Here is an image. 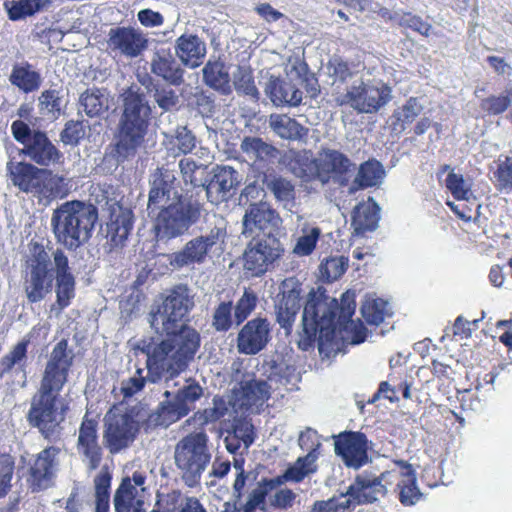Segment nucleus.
Masks as SVG:
<instances>
[{"label": "nucleus", "instance_id": "f257e3e1", "mask_svg": "<svg viewBox=\"0 0 512 512\" xmlns=\"http://www.w3.org/2000/svg\"><path fill=\"white\" fill-rule=\"evenodd\" d=\"M67 341L58 342L47 362L40 389L31 400L27 414L29 424L36 427L45 438L59 434L60 424L65 418V409L59 393L67 381L73 354L67 350Z\"/></svg>", "mask_w": 512, "mask_h": 512}, {"label": "nucleus", "instance_id": "f03ea898", "mask_svg": "<svg viewBox=\"0 0 512 512\" xmlns=\"http://www.w3.org/2000/svg\"><path fill=\"white\" fill-rule=\"evenodd\" d=\"M199 332L183 327L178 333L142 339L137 348L146 355V368L150 382L165 380V387L178 385L175 380L194 360L200 347Z\"/></svg>", "mask_w": 512, "mask_h": 512}, {"label": "nucleus", "instance_id": "7ed1b4c3", "mask_svg": "<svg viewBox=\"0 0 512 512\" xmlns=\"http://www.w3.org/2000/svg\"><path fill=\"white\" fill-rule=\"evenodd\" d=\"M335 299L328 302L315 295L308 298L302 315V330L299 332L298 347L307 351L313 347L316 339L321 355L330 357L339 351L336 341V310Z\"/></svg>", "mask_w": 512, "mask_h": 512}, {"label": "nucleus", "instance_id": "20e7f679", "mask_svg": "<svg viewBox=\"0 0 512 512\" xmlns=\"http://www.w3.org/2000/svg\"><path fill=\"white\" fill-rule=\"evenodd\" d=\"M7 177L19 191L31 194L40 202L50 203L63 198L69 191V179L51 169L42 168L26 161H12L6 164Z\"/></svg>", "mask_w": 512, "mask_h": 512}, {"label": "nucleus", "instance_id": "39448f33", "mask_svg": "<svg viewBox=\"0 0 512 512\" xmlns=\"http://www.w3.org/2000/svg\"><path fill=\"white\" fill-rule=\"evenodd\" d=\"M123 112L118 123L116 152L123 159L132 157L143 145L151 108L143 94L132 88L123 94Z\"/></svg>", "mask_w": 512, "mask_h": 512}, {"label": "nucleus", "instance_id": "423d86ee", "mask_svg": "<svg viewBox=\"0 0 512 512\" xmlns=\"http://www.w3.org/2000/svg\"><path fill=\"white\" fill-rule=\"evenodd\" d=\"M97 219L98 211L92 204L67 201L53 211L51 225L57 242L76 250L90 239Z\"/></svg>", "mask_w": 512, "mask_h": 512}, {"label": "nucleus", "instance_id": "0eeeda50", "mask_svg": "<svg viewBox=\"0 0 512 512\" xmlns=\"http://www.w3.org/2000/svg\"><path fill=\"white\" fill-rule=\"evenodd\" d=\"M287 157L299 164V167H291L297 177L303 181L317 180L321 185L331 180L339 185H345L352 166L348 157L331 149L323 150L314 159H309L306 153L296 151H290Z\"/></svg>", "mask_w": 512, "mask_h": 512}, {"label": "nucleus", "instance_id": "6e6552de", "mask_svg": "<svg viewBox=\"0 0 512 512\" xmlns=\"http://www.w3.org/2000/svg\"><path fill=\"white\" fill-rule=\"evenodd\" d=\"M202 205L192 198H179L178 201L148 211L153 221V229L158 241H169L185 235L201 217Z\"/></svg>", "mask_w": 512, "mask_h": 512}, {"label": "nucleus", "instance_id": "1a4fd4ad", "mask_svg": "<svg viewBox=\"0 0 512 512\" xmlns=\"http://www.w3.org/2000/svg\"><path fill=\"white\" fill-rule=\"evenodd\" d=\"M208 435L192 432L180 439L174 448V463L182 481L190 488L200 484L201 477L211 462Z\"/></svg>", "mask_w": 512, "mask_h": 512}, {"label": "nucleus", "instance_id": "9d476101", "mask_svg": "<svg viewBox=\"0 0 512 512\" xmlns=\"http://www.w3.org/2000/svg\"><path fill=\"white\" fill-rule=\"evenodd\" d=\"M166 387L165 401H162L156 412L148 417V424L168 427L170 424L187 416L203 395V388L193 379L184 378L182 383Z\"/></svg>", "mask_w": 512, "mask_h": 512}, {"label": "nucleus", "instance_id": "9b49d317", "mask_svg": "<svg viewBox=\"0 0 512 512\" xmlns=\"http://www.w3.org/2000/svg\"><path fill=\"white\" fill-rule=\"evenodd\" d=\"M11 133L16 142L22 145L20 155L42 168L62 165L64 154L49 139L46 132L32 129L23 120H15L11 124Z\"/></svg>", "mask_w": 512, "mask_h": 512}, {"label": "nucleus", "instance_id": "f8f14e48", "mask_svg": "<svg viewBox=\"0 0 512 512\" xmlns=\"http://www.w3.org/2000/svg\"><path fill=\"white\" fill-rule=\"evenodd\" d=\"M392 99V89L383 80L362 75L336 96L340 106H348L358 113L372 114L386 106Z\"/></svg>", "mask_w": 512, "mask_h": 512}, {"label": "nucleus", "instance_id": "ddd939ff", "mask_svg": "<svg viewBox=\"0 0 512 512\" xmlns=\"http://www.w3.org/2000/svg\"><path fill=\"white\" fill-rule=\"evenodd\" d=\"M53 250L46 251L44 246L35 244L27 260V274L24 291L30 303H38L52 290Z\"/></svg>", "mask_w": 512, "mask_h": 512}, {"label": "nucleus", "instance_id": "4468645a", "mask_svg": "<svg viewBox=\"0 0 512 512\" xmlns=\"http://www.w3.org/2000/svg\"><path fill=\"white\" fill-rule=\"evenodd\" d=\"M104 421L103 440L109 452L116 454L129 447L139 429L133 416L114 407L107 412Z\"/></svg>", "mask_w": 512, "mask_h": 512}, {"label": "nucleus", "instance_id": "2eb2a0df", "mask_svg": "<svg viewBox=\"0 0 512 512\" xmlns=\"http://www.w3.org/2000/svg\"><path fill=\"white\" fill-rule=\"evenodd\" d=\"M226 231L215 226L205 235L196 236L185 243L181 250L169 255V263L175 269L203 264L208 253L219 241H223Z\"/></svg>", "mask_w": 512, "mask_h": 512}, {"label": "nucleus", "instance_id": "dca6fc26", "mask_svg": "<svg viewBox=\"0 0 512 512\" xmlns=\"http://www.w3.org/2000/svg\"><path fill=\"white\" fill-rule=\"evenodd\" d=\"M394 476L395 472L390 471L383 472L379 476L367 471L359 474L347 492L342 493L349 502L350 510L361 504L372 503L378 500L379 496H384L387 485L393 483Z\"/></svg>", "mask_w": 512, "mask_h": 512}, {"label": "nucleus", "instance_id": "f3484780", "mask_svg": "<svg viewBox=\"0 0 512 512\" xmlns=\"http://www.w3.org/2000/svg\"><path fill=\"white\" fill-rule=\"evenodd\" d=\"M107 50L115 57L134 59L139 57L148 46L146 35L131 26L110 28L107 34Z\"/></svg>", "mask_w": 512, "mask_h": 512}, {"label": "nucleus", "instance_id": "a211bd4d", "mask_svg": "<svg viewBox=\"0 0 512 512\" xmlns=\"http://www.w3.org/2000/svg\"><path fill=\"white\" fill-rule=\"evenodd\" d=\"M282 252L279 239L269 231L263 238L248 245L244 253V268L250 271L252 276H260L280 257Z\"/></svg>", "mask_w": 512, "mask_h": 512}, {"label": "nucleus", "instance_id": "6ab92c4d", "mask_svg": "<svg viewBox=\"0 0 512 512\" xmlns=\"http://www.w3.org/2000/svg\"><path fill=\"white\" fill-rule=\"evenodd\" d=\"M53 270L55 273L56 301L51 311H56L58 316L67 308L75 297V277L72 274L69 260L65 252L56 248L53 250Z\"/></svg>", "mask_w": 512, "mask_h": 512}, {"label": "nucleus", "instance_id": "aec40b11", "mask_svg": "<svg viewBox=\"0 0 512 512\" xmlns=\"http://www.w3.org/2000/svg\"><path fill=\"white\" fill-rule=\"evenodd\" d=\"M472 179L450 172V193L456 203L450 202V210L462 221L469 223L476 219L480 204L472 191Z\"/></svg>", "mask_w": 512, "mask_h": 512}, {"label": "nucleus", "instance_id": "412c9836", "mask_svg": "<svg viewBox=\"0 0 512 512\" xmlns=\"http://www.w3.org/2000/svg\"><path fill=\"white\" fill-rule=\"evenodd\" d=\"M149 185L147 212H153L157 208L178 201L179 198H185L177 189L174 172L167 168H157L150 175Z\"/></svg>", "mask_w": 512, "mask_h": 512}, {"label": "nucleus", "instance_id": "4be33fe9", "mask_svg": "<svg viewBox=\"0 0 512 512\" xmlns=\"http://www.w3.org/2000/svg\"><path fill=\"white\" fill-rule=\"evenodd\" d=\"M335 452L349 468L359 469L368 460V440L361 432H345L335 439Z\"/></svg>", "mask_w": 512, "mask_h": 512}, {"label": "nucleus", "instance_id": "5701e85b", "mask_svg": "<svg viewBox=\"0 0 512 512\" xmlns=\"http://www.w3.org/2000/svg\"><path fill=\"white\" fill-rule=\"evenodd\" d=\"M97 422L84 418L77 440V453L88 471L96 470L102 461L103 450L98 441Z\"/></svg>", "mask_w": 512, "mask_h": 512}, {"label": "nucleus", "instance_id": "b1692460", "mask_svg": "<svg viewBox=\"0 0 512 512\" xmlns=\"http://www.w3.org/2000/svg\"><path fill=\"white\" fill-rule=\"evenodd\" d=\"M271 327L265 318L249 320L238 332L237 350L244 355H256L270 340Z\"/></svg>", "mask_w": 512, "mask_h": 512}, {"label": "nucleus", "instance_id": "393cba45", "mask_svg": "<svg viewBox=\"0 0 512 512\" xmlns=\"http://www.w3.org/2000/svg\"><path fill=\"white\" fill-rule=\"evenodd\" d=\"M280 223V216L267 202L251 203L243 217L242 233L255 238L259 232L278 227Z\"/></svg>", "mask_w": 512, "mask_h": 512}, {"label": "nucleus", "instance_id": "a878e982", "mask_svg": "<svg viewBox=\"0 0 512 512\" xmlns=\"http://www.w3.org/2000/svg\"><path fill=\"white\" fill-rule=\"evenodd\" d=\"M60 449L54 446L42 450L30 468L28 482L33 491L48 488L58 467L57 456Z\"/></svg>", "mask_w": 512, "mask_h": 512}, {"label": "nucleus", "instance_id": "bb28decb", "mask_svg": "<svg viewBox=\"0 0 512 512\" xmlns=\"http://www.w3.org/2000/svg\"><path fill=\"white\" fill-rule=\"evenodd\" d=\"M240 183L239 173L231 166H216L213 168V177L205 186L208 200L211 203H219L227 200L232 191Z\"/></svg>", "mask_w": 512, "mask_h": 512}, {"label": "nucleus", "instance_id": "cd10ccee", "mask_svg": "<svg viewBox=\"0 0 512 512\" xmlns=\"http://www.w3.org/2000/svg\"><path fill=\"white\" fill-rule=\"evenodd\" d=\"M150 70L171 85L178 86L184 81V69L168 48L154 51L150 60Z\"/></svg>", "mask_w": 512, "mask_h": 512}, {"label": "nucleus", "instance_id": "c85d7f7f", "mask_svg": "<svg viewBox=\"0 0 512 512\" xmlns=\"http://www.w3.org/2000/svg\"><path fill=\"white\" fill-rule=\"evenodd\" d=\"M264 92L274 106L296 107L301 104L303 93L291 81L269 76L264 85Z\"/></svg>", "mask_w": 512, "mask_h": 512}, {"label": "nucleus", "instance_id": "c756f323", "mask_svg": "<svg viewBox=\"0 0 512 512\" xmlns=\"http://www.w3.org/2000/svg\"><path fill=\"white\" fill-rule=\"evenodd\" d=\"M390 472H395L393 481L400 477L397 483L400 502L405 506L416 504L422 494L416 485V476L412 465L405 461H397L395 468Z\"/></svg>", "mask_w": 512, "mask_h": 512}, {"label": "nucleus", "instance_id": "7c9ffc66", "mask_svg": "<svg viewBox=\"0 0 512 512\" xmlns=\"http://www.w3.org/2000/svg\"><path fill=\"white\" fill-rule=\"evenodd\" d=\"M175 54L183 65L194 69L206 56V44L197 35L183 34L176 40Z\"/></svg>", "mask_w": 512, "mask_h": 512}, {"label": "nucleus", "instance_id": "2f4dec72", "mask_svg": "<svg viewBox=\"0 0 512 512\" xmlns=\"http://www.w3.org/2000/svg\"><path fill=\"white\" fill-rule=\"evenodd\" d=\"M241 151L258 167L264 168L274 163L279 156V150L259 137H245L240 144Z\"/></svg>", "mask_w": 512, "mask_h": 512}, {"label": "nucleus", "instance_id": "473e14b6", "mask_svg": "<svg viewBox=\"0 0 512 512\" xmlns=\"http://www.w3.org/2000/svg\"><path fill=\"white\" fill-rule=\"evenodd\" d=\"M270 386L263 380H251L245 382L239 395H237V401L239 406L246 411L256 412L264 402L269 398Z\"/></svg>", "mask_w": 512, "mask_h": 512}, {"label": "nucleus", "instance_id": "72a5a7b5", "mask_svg": "<svg viewBox=\"0 0 512 512\" xmlns=\"http://www.w3.org/2000/svg\"><path fill=\"white\" fill-rule=\"evenodd\" d=\"M32 332L25 335L17 344H15L8 353L0 359V377L10 373L13 369L23 374L26 382V366L28 360V345L31 341ZM25 383H23L24 385Z\"/></svg>", "mask_w": 512, "mask_h": 512}, {"label": "nucleus", "instance_id": "f704fd0d", "mask_svg": "<svg viewBox=\"0 0 512 512\" xmlns=\"http://www.w3.org/2000/svg\"><path fill=\"white\" fill-rule=\"evenodd\" d=\"M379 212V206L372 199L359 203L352 213L351 225L354 232L362 235L365 232L374 231L378 227Z\"/></svg>", "mask_w": 512, "mask_h": 512}, {"label": "nucleus", "instance_id": "c9c22d12", "mask_svg": "<svg viewBox=\"0 0 512 512\" xmlns=\"http://www.w3.org/2000/svg\"><path fill=\"white\" fill-rule=\"evenodd\" d=\"M269 127L282 139L300 140L308 133V129L286 114H271Z\"/></svg>", "mask_w": 512, "mask_h": 512}, {"label": "nucleus", "instance_id": "e433bc0d", "mask_svg": "<svg viewBox=\"0 0 512 512\" xmlns=\"http://www.w3.org/2000/svg\"><path fill=\"white\" fill-rule=\"evenodd\" d=\"M9 81L20 91L31 93L39 89L42 77L31 64L21 63L13 66Z\"/></svg>", "mask_w": 512, "mask_h": 512}, {"label": "nucleus", "instance_id": "4c0bfd02", "mask_svg": "<svg viewBox=\"0 0 512 512\" xmlns=\"http://www.w3.org/2000/svg\"><path fill=\"white\" fill-rule=\"evenodd\" d=\"M300 307V290H284L282 299L276 307L277 322L283 329L289 330L291 328Z\"/></svg>", "mask_w": 512, "mask_h": 512}, {"label": "nucleus", "instance_id": "58836bf2", "mask_svg": "<svg viewBox=\"0 0 512 512\" xmlns=\"http://www.w3.org/2000/svg\"><path fill=\"white\" fill-rule=\"evenodd\" d=\"M384 174L383 166L376 160H369L361 164L352 185L349 187V193L352 194L359 189L380 184Z\"/></svg>", "mask_w": 512, "mask_h": 512}, {"label": "nucleus", "instance_id": "ea45409f", "mask_svg": "<svg viewBox=\"0 0 512 512\" xmlns=\"http://www.w3.org/2000/svg\"><path fill=\"white\" fill-rule=\"evenodd\" d=\"M183 320V317L169 313V311L160 306L156 310H151L149 314L151 327L156 333H165L166 336L178 333L183 327H189L182 323Z\"/></svg>", "mask_w": 512, "mask_h": 512}, {"label": "nucleus", "instance_id": "a19ab883", "mask_svg": "<svg viewBox=\"0 0 512 512\" xmlns=\"http://www.w3.org/2000/svg\"><path fill=\"white\" fill-rule=\"evenodd\" d=\"M265 185L285 209H292L295 202V186L290 180L282 176L270 175L266 176Z\"/></svg>", "mask_w": 512, "mask_h": 512}, {"label": "nucleus", "instance_id": "79ce46f5", "mask_svg": "<svg viewBox=\"0 0 512 512\" xmlns=\"http://www.w3.org/2000/svg\"><path fill=\"white\" fill-rule=\"evenodd\" d=\"M423 106L416 98H410L407 102L394 110L391 116V128L396 134L403 133L422 112Z\"/></svg>", "mask_w": 512, "mask_h": 512}, {"label": "nucleus", "instance_id": "37998d69", "mask_svg": "<svg viewBox=\"0 0 512 512\" xmlns=\"http://www.w3.org/2000/svg\"><path fill=\"white\" fill-rule=\"evenodd\" d=\"M79 103L87 116H101L109 108V95L102 89H87L81 94Z\"/></svg>", "mask_w": 512, "mask_h": 512}, {"label": "nucleus", "instance_id": "c03bdc74", "mask_svg": "<svg viewBox=\"0 0 512 512\" xmlns=\"http://www.w3.org/2000/svg\"><path fill=\"white\" fill-rule=\"evenodd\" d=\"M202 72L206 85L225 95L231 92L229 73L222 62L209 61Z\"/></svg>", "mask_w": 512, "mask_h": 512}, {"label": "nucleus", "instance_id": "a18cd8bd", "mask_svg": "<svg viewBox=\"0 0 512 512\" xmlns=\"http://www.w3.org/2000/svg\"><path fill=\"white\" fill-rule=\"evenodd\" d=\"M159 306L169 313L185 318L193 307V300L188 288L180 285L175 287Z\"/></svg>", "mask_w": 512, "mask_h": 512}, {"label": "nucleus", "instance_id": "49530a36", "mask_svg": "<svg viewBox=\"0 0 512 512\" xmlns=\"http://www.w3.org/2000/svg\"><path fill=\"white\" fill-rule=\"evenodd\" d=\"M111 480L112 475L106 466L102 467L95 476L93 481L95 512H109Z\"/></svg>", "mask_w": 512, "mask_h": 512}, {"label": "nucleus", "instance_id": "de8ad7c7", "mask_svg": "<svg viewBox=\"0 0 512 512\" xmlns=\"http://www.w3.org/2000/svg\"><path fill=\"white\" fill-rule=\"evenodd\" d=\"M50 4V0H12L4 2V8L12 21L33 16Z\"/></svg>", "mask_w": 512, "mask_h": 512}, {"label": "nucleus", "instance_id": "09e8293b", "mask_svg": "<svg viewBox=\"0 0 512 512\" xmlns=\"http://www.w3.org/2000/svg\"><path fill=\"white\" fill-rule=\"evenodd\" d=\"M316 461L313 453H307L306 456L299 457L285 472L279 476L281 485L284 482H301L305 477L316 471Z\"/></svg>", "mask_w": 512, "mask_h": 512}, {"label": "nucleus", "instance_id": "8fccbe9b", "mask_svg": "<svg viewBox=\"0 0 512 512\" xmlns=\"http://www.w3.org/2000/svg\"><path fill=\"white\" fill-rule=\"evenodd\" d=\"M114 508L116 507H141L145 506V494L141 490L131 486L128 478H123L115 491L113 497Z\"/></svg>", "mask_w": 512, "mask_h": 512}, {"label": "nucleus", "instance_id": "3c124183", "mask_svg": "<svg viewBox=\"0 0 512 512\" xmlns=\"http://www.w3.org/2000/svg\"><path fill=\"white\" fill-rule=\"evenodd\" d=\"M281 485V478L264 479L258 483L248 495V499L243 506V510H265L266 497L276 487Z\"/></svg>", "mask_w": 512, "mask_h": 512}, {"label": "nucleus", "instance_id": "603ef678", "mask_svg": "<svg viewBox=\"0 0 512 512\" xmlns=\"http://www.w3.org/2000/svg\"><path fill=\"white\" fill-rule=\"evenodd\" d=\"M361 314L367 323L379 325L391 315V307L381 298L367 297L361 307Z\"/></svg>", "mask_w": 512, "mask_h": 512}, {"label": "nucleus", "instance_id": "864d4df0", "mask_svg": "<svg viewBox=\"0 0 512 512\" xmlns=\"http://www.w3.org/2000/svg\"><path fill=\"white\" fill-rule=\"evenodd\" d=\"M321 234L322 231L319 227L305 224L293 248V253L299 257L311 255L316 248Z\"/></svg>", "mask_w": 512, "mask_h": 512}, {"label": "nucleus", "instance_id": "5fc2aeb1", "mask_svg": "<svg viewBox=\"0 0 512 512\" xmlns=\"http://www.w3.org/2000/svg\"><path fill=\"white\" fill-rule=\"evenodd\" d=\"M491 181L500 193L512 192V157L505 156L504 160L496 162V168L492 172Z\"/></svg>", "mask_w": 512, "mask_h": 512}, {"label": "nucleus", "instance_id": "6e6d98bb", "mask_svg": "<svg viewBox=\"0 0 512 512\" xmlns=\"http://www.w3.org/2000/svg\"><path fill=\"white\" fill-rule=\"evenodd\" d=\"M512 104V88L499 95H490L480 102V108L489 116L504 113Z\"/></svg>", "mask_w": 512, "mask_h": 512}, {"label": "nucleus", "instance_id": "4d7b16f0", "mask_svg": "<svg viewBox=\"0 0 512 512\" xmlns=\"http://www.w3.org/2000/svg\"><path fill=\"white\" fill-rule=\"evenodd\" d=\"M349 260L345 256H333L321 262L320 277L323 281L332 282L340 278L348 267Z\"/></svg>", "mask_w": 512, "mask_h": 512}, {"label": "nucleus", "instance_id": "13d9d810", "mask_svg": "<svg viewBox=\"0 0 512 512\" xmlns=\"http://www.w3.org/2000/svg\"><path fill=\"white\" fill-rule=\"evenodd\" d=\"M232 301L220 302L213 311L211 326L217 332L228 331L235 321Z\"/></svg>", "mask_w": 512, "mask_h": 512}, {"label": "nucleus", "instance_id": "bf43d9fd", "mask_svg": "<svg viewBox=\"0 0 512 512\" xmlns=\"http://www.w3.org/2000/svg\"><path fill=\"white\" fill-rule=\"evenodd\" d=\"M233 84L238 93L251 97L254 100L259 99V91L255 85L252 72L244 67H238L233 76Z\"/></svg>", "mask_w": 512, "mask_h": 512}, {"label": "nucleus", "instance_id": "052dcab7", "mask_svg": "<svg viewBox=\"0 0 512 512\" xmlns=\"http://www.w3.org/2000/svg\"><path fill=\"white\" fill-rule=\"evenodd\" d=\"M298 494L287 487L276 486L268 495V505L274 509L287 511L293 508Z\"/></svg>", "mask_w": 512, "mask_h": 512}, {"label": "nucleus", "instance_id": "680f3d73", "mask_svg": "<svg viewBox=\"0 0 512 512\" xmlns=\"http://www.w3.org/2000/svg\"><path fill=\"white\" fill-rule=\"evenodd\" d=\"M257 295L250 289H245L236 305L233 306L236 326L242 324L254 311L257 305Z\"/></svg>", "mask_w": 512, "mask_h": 512}, {"label": "nucleus", "instance_id": "e2e57ef3", "mask_svg": "<svg viewBox=\"0 0 512 512\" xmlns=\"http://www.w3.org/2000/svg\"><path fill=\"white\" fill-rule=\"evenodd\" d=\"M39 109L44 115L57 118L61 113L62 99L60 91L55 89L45 90L39 96Z\"/></svg>", "mask_w": 512, "mask_h": 512}, {"label": "nucleus", "instance_id": "0e129e2a", "mask_svg": "<svg viewBox=\"0 0 512 512\" xmlns=\"http://www.w3.org/2000/svg\"><path fill=\"white\" fill-rule=\"evenodd\" d=\"M228 412L227 402L220 397L213 398V407L207 408L202 412H197L194 416L195 421L200 425L215 422L224 417Z\"/></svg>", "mask_w": 512, "mask_h": 512}, {"label": "nucleus", "instance_id": "69168bd1", "mask_svg": "<svg viewBox=\"0 0 512 512\" xmlns=\"http://www.w3.org/2000/svg\"><path fill=\"white\" fill-rule=\"evenodd\" d=\"M153 98L159 108L164 111H170L178 105L179 96L169 86L166 85H155Z\"/></svg>", "mask_w": 512, "mask_h": 512}, {"label": "nucleus", "instance_id": "338daca9", "mask_svg": "<svg viewBox=\"0 0 512 512\" xmlns=\"http://www.w3.org/2000/svg\"><path fill=\"white\" fill-rule=\"evenodd\" d=\"M147 380H149V378L148 375L144 376V369L138 368L133 376L121 381V394L124 398L134 396L144 388Z\"/></svg>", "mask_w": 512, "mask_h": 512}, {"label": "nucleus", "instance_id": "774afa93", "mask_svg": "<svg viewBox=\"0 0 512 512\" xmlns=\"http://www.w3.org/2000/svg\"><path fill=\"white\" fill-rule=\"evenodd\" d=\"M350 510L349 502L340 494L326 501H316L310 512H346Z\"/></svg>", "mask_w": 512, "mask_h": 512}]
</instances>
